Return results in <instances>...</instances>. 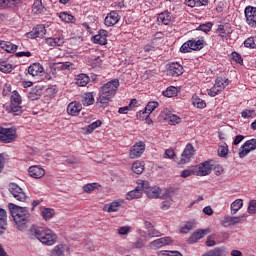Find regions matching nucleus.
<instances>
[{"instance_id": "f257e3e1", "label": "nucleus", "mask_w": 256, "mask_h": 256, "mask_svg": "<svg viewBox=\"0 0 256 256\" xmlns=\"http://www.w3.org/2000/svg\"><path fill=\"white\" fill-rule=\"evenodd\" d=\"M117 89H119V80L117 79L111 80L104 84L100 89L97 103H100L101 107H107L110 101L115 97Z\"/></svg>"}, {"instance_id": "f03ea898", "label": "nucleus", "mask_w": 256, "mask_h": 256, "mask_svg": "<svg viewBox=\"0 0 256 256\" xmlns=\"http://www.w3.org/2000/svg\"><path fill=\"white\" fill-rule=\"evenodd\" d=\"M8 207L17 229L23 231L29 221V217H31L29 210L26 207H20L13 203L8 204Z\"/></svg>"}, {"instance_id": "7ed1b4c3", "label": "nucleus", "mask_w": 256, "mask_h": 256, "mask_svg": "<svg viewBox=\"0 0 256 256\" xmlns=\"http://www.w3.org/2000/svg\"><path fill=\"white\" fill-rule=\"evenodd\" d=\"M30 231L31 235L36 237V239L43 245H55L57 241V235H55L51 229L32 226Z\"/></svg>"}, {"instance_id": "20e7f679", "label": "nucleus", "mask_w": 256, "mask_h": 256, "mask_svg": "<svg viewBox=\"0 0 256 256\" xmlns=\"http://www.w3.org/2000/svg\"><path fill=\"white\" fill-rule=\"evenodd\" d=\"M21 95L19 92L14 91L11 95V103L10 105L5 107L7 113H12L13 115H22L23 107H21L22 103Z\"/></svg>"}, {"instance_id": "39448f33", "label": "nucleus", "mask_w": 256, "mask_h": 256, "mask_svg": "<svg viewBox=\"0 0 256 256\" xmlns=\"http://www.w3.org/2000/svg\"><path fill=\"white\" fill-rule=\"evenodd\" d=\"M205 47V39L188 40L180 47V53H191V51H201Z\"/></svg>"}, {"instance_id": "423d86ee", "label": "nucleus", "mask_w": 256, "mask_h": 256, "mask_svg": "<svg viewBox=\"0 0 256 256\" xmlns=\"http://www.w3.org/2000/svg\"><path fill=\"white\" fill-rule=\"evenodd\" d=\"M17 139V130L15 128L0 127V143H13Z\"/></svg>"}, {"instance_id": "0eeeda50", "label": "nucleus", "mask_w": 256, "mask_h": 256, "mask_svg": "<svg viewBox=\"0 0 256 256\" xmlns=\"http://www.w3.org/2000/svg\"><path fill=\"white\" fill-rule=\"evenodd\" d=\"M8 191L11 195L16 199V201H20L24 203L27 201V194L23 191V188L19 187L16 183H10L8 185Z\"/></svg>"}, {"instance_id": "6e6552de", "label": "nucleus", "mask_w": 256, "mask_h": 256, "mask_svg": "<svg viewBox=\"0 0 256 256\" xmlns=\"http://www.w3.org/2000/svg\"><path fill=\"white\" fill-rule=\"evenodd\" d=\"M195 155V147L192 144H187L181 154V158L178 161V165H187L191 161V158Z\"/></svg>"}, {"instance_id": "1a4fd4ad", "label": "nucleus", "mask_w": 256, "mask_h": 256, "mask_svg": "<svg viewBox=\"0 0 256 256\" xmlns=\"http://www.w3.org/2000/svg\"><path fill=\"white\" fill-rule=\"evenodd\" d=\"M244 15H245L247 25L255 29L256 28V7L247 6L244 10Z\"/></svg>"}, {"instance_id": "9d476101", "label": "nucleus", "mask_w": 256, "mask_h": 256, "mask_svg": "<svg viewBox=\"0 0 256 256\" xmlns=\"http://www.w3.org/2000/svg\"><path fill=\"white\" fill-rule=\"evenodd\" d=\"M240 152H239V157L240 159H243L244 157H247L251 151L256 150V139L253 138L251 140L246 141L242 146H241Z\"/></svg>"}, {"instance_id": "9b49d317", "label": "nucleus", "mask_w": 256, "mask_h": 256, "mask_svg": "<svg viewBox=\"0 0 256 256\" xmlns=\"http://www.w3.org/2000/svg\"><path fill=\"white\" fill-rule=\"evenodd\" d=\"M47 33V30L45 29V25L39 24L36 27L32 29V31L26 33V37L28 39H43Z\"/></svg>"}, {"instance_id": "f8f14e48", "label": "nucleus", "mask_w": 256, "mask_h": 256, "mask_svg": "<svg viewBox=\"0 0 256 256\" xmlns=\"http://www.w3.org/2000/svg\"><path fill=\"white\" fill-rule=\"evenodd\" d=\"M143 153H145V143L140 141L131 147L129 157L130 159H139Z\"/></svg>"}, {"instance_id": "ddd939ff", "label": "nucleus", "mask_w": 256, "mask_h": 256, "mask_svg": "<svg viewBox=\"0 0 256 256\" xmlns=\"http://www.w3.org/2000/svg\"><path fill=\"white\" fill-rule=\"evenodd\" d=\"M216 33L221 39H230L233 34V28H231V24H220L216 29Z\"/></svg>"}, {"instance_id": "4468645a", "label": "nucleus", "mask_w": 256, "mask_h": 256, "mask_svg": "<svg viewBox=\"0 0 256 256\" xmlns=\"http://www.w3.org/2000/svg\"><path fill=\"white\" fill-rule=\"evenodd\" d=\"M211 171H213V164H211V161H205L198 165L196 175H198V177H205L211 175Z\"/></svg>"}, {"instance_id": "2eb2a0df", "label": "nucleus", "mask_w": 256, "mask_h": 256, "mask_svg": "<svg viewBox=\"0 0 256 256\" xmlns=\"http://www.w3.org/2000/svg\"><path fill=\"white\" fill-rule=\"evenodd\" d=\"M172 241L171 237H162L150 242L148 247L157 251V249H161V247H165V245H171Z\"/></svg>"}, {"instance_id": "dca6fc26", "label": "nucleus", "mask_w": 256, "mask_h": 256, "mask_svg": "<svg viewBox=\"0 0 256 256\" xmlns=\"http://www.w3.org/2000/svg\"><path fill=\"white\" fill-rule=\"evenodd\" d=\"M121 21V16L117 11H111L107 14V16L104 19V24L106 27H114V25H117Z\"/></svg>"}, {"instance_id": "f3484780", "label": "nucleus", "mask_w": 256, "mask_h": 256, "mask_svg": "<svg viewBox=\"0 0 256 256\" xmlns=\"http://www.w3.org/2000/svg\"><path fill=\"white\" fill-rule=\"evenodd\" d=\"M167 73L170 77H179L183 75V66L177 62L168 64Z\"/></svg>"}, {"instance_id": "a211bd4d", "label": "nucleus", "mask_w": 256, "mask_h": 256, "mask_svg": "<svg viewBox=\"0 0 256 256\" xmlns=\"http://www.w3.org/2000/svg\"><path fill=\"white\" fill-rule=\"evenodd\" d=\"M211 233V230L209 229H198L189 237L188 243L193 244L197 243L199 239H203L206 235H209Z\"/></svg>"}, {"instance_id": "6ab92c4d", "label": "nucleus", "mask_w": 256, "mask_h": 256, "mask_svg": "<svg viewBox=\"0 0 256 256\" xmlns=\"http://www.w3.org/2000/svg\"><path fill=\"white\" fill-rule=\"evenodd\" d=\"M43 96V86H34L31 88V90L28 92L27 97L30 101H38V99H41Z\"/></svg>"}, {"instance_id": "aec40b11", "label": "nucleus", "mask_w": 256, "mask_h": 256, "mask_svg": "<svg viewBox=\"0 0 256 256\" xmlns=\"http://www.w3.org/2000/svg\"><path fill=\"white\" fill-rule=\"evenodd\" d=\"M81 109H83V105L77 101L70 102L67 106L68 115H72V117H77L79 113H81Z\"/></svg>"}, {"instance_id": "412c9836", "label": "nucleus", "mask_w": 256, "mask_h": 256, "mask_svg": "<svg viewBox=\"0 0 256 256\" xmlns=\"http://www.w3.org/2000/svg\"><path fill=\"white\" fill-rule=\"evenodd\" d=\"M28 73L31 77H41L45 73V70L40 63H33L28 67Z\"/></svg>"}, {"instance_id": "4be33fe9", "label": "nucleus", "mask_w": 256, "mask_h": 256, "mask_svg": "<svg viewBox=\"0 0 256 256\" xmlns=\"http://www.w3.org/2000/svg\"><path fill=\"white\" fill-rule=\"evenodd\" d=\"M108 35L109 32H107V30H99L97 35L93 36V43H96V45H107Z\"/></svg>"}, {"instance_id": "5701e85b", "label": "nucleus", "mask_w": 256, "mask_h": 256, "mask_svg": "<svg viewBox=\"0 0 256 256\" xmlns=\"http://www.w3.org/2000/svg\"><path fill=\"white\" fill-rule=\"evenodd\" d=\"M157 107H159V102H148V104L145 107V110L139 112L140 117H142V119H147L149 115H151V112L156 110Z\"/></svg>"}, {"instance_id": "b1692460", "label": "nucleus", "mask_w": 256, "mask_h": 256, "mask_svg": "<svg viewBox=\"0 0 256 256\" xmlns=\"http://www.w3.org/2000/svg\"><path fill=\"white\" fill-rule=\"evenodd\" d=\"M28 173L30 177H33L34 179H41V177H45V170L41 166H30Z\"/></svg>"}, {"instance_id": "393cba45", "label": "nucleus", "mask_w": 256, "mask_h": 256, "mask_svg": "<svg viewBox=\"0 0 256 256\" xmlns=\"http://www.w3.org/2000/svg\"><path fill=\"white\" fill-rule=\"evenodd\" d=\"M7 231V211L0 208V235H3Z\"/></svg>"}, {"instance_id": "a878e982", "label": "nucleus", "mask_w": 256, "mask_h": 256, "mask_svg": "<svg viewBox=\"0 0 256 256\" xmlns=\"http://www.w3.org/2000/svg\"><path fill=\"white\" fill-rule=\"evenodd\" d=\"M157 21H159V23H163V25H169V23L173 21V15H171V12L166 10L158 15Z\"/></svg>"}, {"instance_id": "bb28decb", "label": "nucleus", "mask_w": 256, "mask_h": 256, "mask_svg": "<svg viewBox=\"0 0 256 256\" xmlns=\"http://www.w3.org/2000/svg\"><path fill=\"white\" fill-rule=\"evenodd\" d=\"M237 223H241V217L225 216L222 220L223 227H232Z\"/></svg>"}, {"instance_id": "cd10ccee", "label": "nucleus", "mask_w": 256, "mask_h": 256, "mask_svg": "<svg viewBox=\"0 0 256 256\" xmlns=\"http://www.w3.org/2000/svg\"><path fill=\"white\" fill-rule=\"evenodd\" d=\"M21 4V0H0V9H13Z\"/></svg>"}, {"instance_id": "c85d7f7f", "label": "nucleus", "mask_w": 256, "mask_h": 256, "mask_svg": "<svg viewBox=\"0 0 256 256\" xmlns=\"http://www.w3.org/2000/svg\"><path fill=\"white\" fill-rule=\"evenodd\" d=\"M75 81L77 87H87V85H89V81H91V78H89L87 74H79L76 76Z\"/></svg>"}, {"instance_id": "c756f323", "label": "nucleus", "mask_w": 256, "mask_h": 256, "mask_svg": "<svg viewBox=\"0 0 256 256\" xmlns=\"http://www.w3.org/2000/svg\"><path fill=\"white\" fill-rule=\"evenodd\" d=\"M141 197H143V192L138 186L134 190H131L126 194V199L128 201H133V199H141Z\"/></svg>"}, {"instance_id": "7c9ffc66", "label": "nucleus", "mask_w": 256, "mask_h": 256, "mask_svg": "<svg viewBox=\"0 0 256 256\" xmlns=\"http://www.w3.org/2000/svg\"><path fill=\"white\" fill-rule=\"evenodd\" d=\"M0 47L7 53H15L17 51L18 46L9 42V41H0Z\"/></svg>"}, {"instance_id": "2f4dec72", "label": "nucleus", "mask_w": 256, "mask_h": 256, "mask_svg": "<svg viewBox=\"0 0 256 256\" xmlns=\"http://www.w3.org/2000/svg\"><path fill=\"white\" fill-rule=\"evenodd\" d=\"M93 103H95V95L93 92L84 93L82 96V104L85 107H89V105H93Z\"/></svg>"}, {"instance_id": "473e14b6", "label": "nucleus", "mask_w": 256, "mask_h": 256, "mask_svg": "<svg viewBox=\"0 0 256 256\" xmlns=\"http://www.w3.org/2000/svg\"><path fill=\"white\" fill-rule=\"evenodd\" d=\"M43 11H45V6H43V0H34L32 6V13H34V15H41Z\"/></svg>"}, {"instance_id": "72a5a7b5", "label": "nucleus", "mask_w": 256, "mask_h": 256, "mask_svg": "<svg viewBox=\"0 0 256 256\" xmlns=\"http://www.w3.org/2000/svg\"><path fill=\"white\" fill-rule=\"evenodd\" d=\"M146 195L149 199H159L161 195L160 187H152L149 190H146Z\"/></svg>"}, {"instance_id": "f704fd0d", "label": "nucleus", "mask_w": 256, "mask_h": 256, "mask_svg": "<svg viewBox=\"0 0 256 256\" xmlns=\"http://www.w3.org/2000/svg\"><path fill=\"white\" fill-rule=\"evenodd\" d=\"M59 19H61V21H63L64 23H73V24H75V22L77 21L75 16H73V15L67 13V12H60L59 13Z\"/></svg>"}, {"instance_id": "c9c22d12", "label": "nucleus", "mask_w": 256, "mask_h": 256, "mask_svg": "<svg viewBox=\"0 0 256 256\" xmlns=\"http://www.w3.org/2000/svg\"><path fill=\"white\" fill-rule=\"evenodd\" d=\"M132 171L136 173V175H141L143 171H145V162L136 161L132 164Z\"/></svg>"}, {"instance_id": "e433bc0d", "label": "nucleus", "mask_w": 256, "mask_h": 256, "mask_svg": "<svg viewBox=\"0 0 256 256\" xmlns=\"http://www.w3.org/2000/svg\"><path fill=\"white\" fill-rule=\"evenodd\" d=\"M51 256H65V245L60 244L53 248Z\"/></svg>"}, {"instance_id": "4c0bfd02", "label": "nucleus", "mask_w": 256, "mask_h": 256, "mask_svg": "<svg viewBox=\"0 0 256 256\" xmlns=\"http://www.w3.org/2000/svg\"><path fill=\"white\" fill-rule=\"evenodd\" d=\"M192 103L194 105V107H197L198 109H205L207 107V103H205V100L194 96L192 98Z\"/></svg>"}, {"instance_id": "58836bf2", "label": "nucleus", "mask_w": 256, "mask_h": 256, "mask_svg": "<svg viewBox=\"0 0 256 256\" xmlns=\"http://www.w3.org/2000/svg\"><path fill=\"white\" fill-rule=\"evenodd\" d=\"M0 71L2 73H11L13 71V64L7 61H0Z\"/></svg>"}, {"instance_id": "ea45409f", "label": "nucleus", "mask_w": 256, "mask_h": 256, "mask_svg": "<svg viewBox=\"0 0 256 256\" xmlns=\"http://www.w3.org/2000/svg\"><path fill=\"white\" fill-rule=\"evenodd\" d=\"M241 207H243L242 199H237L234 202H232L231 204L232 215H235L239 211V209H241Z\"/></svg>"}, {"instance_id": "a19ab883", "label": "nucleus", "mask_w": 256, "mask_h": 256, "mask_svg": "<svg viewBox=\"0 0 256 256\" xmlns=\"http://www.w3.org/2000/svg\"><path fill=\"white\" fill-rule=\"evenodd\" d=\"M71 67H73V63L71 62H59L56 64V69L59 71H71Z\"/></svg>"}, {"instance_id": "79ce46f5", "label": "nucleus", "mask_w": 256, "mask_h": 256, "mask_svg": "<svg viewBox=\"0 0 256 256\" xmlns=\"http://www.w3.org/2000/svg\"><path fill=\"white\" fill-rule=\"evenodd\" d=\"M213 29V22H206L204 24H200L196 31H203V33H209Z\"/></svg>"}, {"instance_id": "37998d69", "label": "nucleus", "mask_w": 256, "mask_h": 256, "mask_svg": "<svg viewBox=\"0 0 256 256\" xmlns=\"http://www.w3.org/2000/svg\"><path fill=\"white\" fill-rule=\"evenodd\" d=\"M122 204H123L122 200H116L110 203L108 207V213H115L116 211H118L119 207H121Z\"/></svg>"}, {"instance_id": "c03bdc74", "label": "nucleus", "mask_w": 256, "mask_h": 256, "mask_svg": "<svg viewBox=\"0 0 256 256\" xmlns=\"http://www.w3.org/2000/svg\"><path fill=\"white\" fill-rule=\"evenodd\" d=\"M164 97H175L177 95V87L170 86L165 91H163Z\"/></svg>"}, {"instance_id": "a18cd8bd", "label": "nucleus", "mask_w": 256, "mask_h": 256, "mask_svg": "<svg viewBox=\"0 0 256 256\" xmlns=\"http://www.w3.org/2000/svg\"><path fill=\"white\" fill-rule=\"evenodd\" d=\"M99 187H101V185L97 184V183H90V184H86L83 187V191L85 193H93L94 189H99Z\"/></svg>"}, {"instance_id": "49530a36", "label": "nucleus", "mask_w": 256, "mask_h": 256, "mask_svg": "<svg viewBox=\"0 0 256 256\" xmlns=\"http://www.w3.org/2000/svg\"><path fill=\"white\" fill-rule=\"evenodd\" d=\"M218 155L219 157H227V155H229V147L227 146V144L219 146Z\"/></svg>"}, {"instance_id": "de8ad7c7", "label": "nucleus", "mask_w": 256, "mask_h": 256, "mask_svg": "<svg viewBox=\"0 0 256 256\" xmlns=\"http://www.w3.org/2000/svg\"><path fill=\"white\" fill-rule=\"evenodd\" d=\"M53 215H55V210L50 209V208H45L42 211V217L47 221L49 219H51V217H53Z\"/></svg>"}, {"instance_id": "09e8293b", "label": "nucleus", "mask_w": 256, "mask_h": 256, "mask_svg": "<svg viewBox=\"0 0 256 256\" xmlns=\"http://www.w3.org/2000/svg\"><path fill=\"white\" fill-rule=\"evenodd\" d=\"M195 227V222L188 221L185 226L180 229V233H188Z\"/></svg>"}, {"instance_id": "8fccbe9b", "label": "nucleus", "mask_w": 256, "mask_h": 256, "mask_svg": "<svg viewBox=\"0 0 256 256\" xmlns=\"http://www.w3.org/2000/svg\"><path fill=\"white\" fill-rule=\"evenodd\" d=\"M101 127V121L96 120L95 122H92L90 125L87 127V133H93L95 129Z\"/></svg>"}, {"instance_id": "3c124183", "label": "nucleus", "mask_w": 256, "mask_h": 256, "mask_svg": "<svg viewBox=\"0 0 256 256\" xmlns=\"http://www.w3.org/2000/svg\"><path fill=\"white\" fill-rule=\"evenodd\" d=\"M231 59L235 61V63H238L239 65H243V57H241V54L237 52H232Z\"/></svg>"}, {"instance_id": "603ef678", "label": "nucleus", "mask_w": 256, "mask_h": 256, "mask_svg": "<svg viewBox=\"0 0 256 256\" xmlns=\"http://www.w3.org/2000/svg\"><path fill=\"white\" fill-rule=\"evenodd\" d=\"M140 188V190L144 191V193H147V191H149V189H151L152 187L149 186V182L148 181H144V180H141L140 181V186H138Z\"/></svg>"}, {"instance_id": "864d4df0", "label": "nucleus", "mask_w": 256, "mask_h": 256, "mask_svg": "<svg viewBox=\"0 0 256 256\" xmlns=\"http://www.w3.org/2000/svg\"><path fill=\"white\" fill-rule=\"evenodd\" d=\"M221 91L223 90H220V88H217V86H213L209 91H208V95L210 97H217V95H219L221 93Z\"/></svg>"}, {"instance_id": "5fc2aeb1", "label": "nucleus", "mask_w": 256, "mask_h": 256, "mask_svg": "<svg viewBox=\"0 0 256 256\" xmlns=\"http://www.w3.org/2000/svg\"><path fill=\"white\" fill-rule=\"evenodd\" d=\"M244 47L255 49V40L253 39V37H249L244 41Z\"/></svg>"}, {"instance_id": "6e6d98bb", "label": "nucleus", "mask_w": 256, "mask_h": 256, "mask_svg": "<svg viewBox=\"0 0 256 256\" xmlns=\"http://www.w3.org/2000/svg\"><path fill=\"white\" fill-rule=\"evenodd\" d=\"M181 121V118L175 114L169 116L170 125H177Z\"/></svg>"}, {"instance_id": "4d7b16f0", "label": "nucleus", "mask_w": 256, "mask_h": 256, "mask_svg": "<svg viewBox=\"0 0 256 256\" xmlns=\"http://www.w3.org/2000/svg\"><path fill=\"white\" fill-rule=\"evenodd\" d=\"M217 245V242H215V235H211L206 240V246L207 247H215Z\"/></svg>"}, {"instance_id": "13d9d810", "label": "nucleus", "mask_w": 256, "mask_h": 256, "mask_svg": "<svg viewBox=\"0 0 256 256\" xmlns=\"http://www.w3.org/2000/svg\"><path fill=\"white\" fill-rule=\"evenodd\" d=\"M191 175H195V171L191 169H186L181 172L180 177H182L183 179H187V177H191Z\"/></svg>"}, {"instance_id": "bf43d9fd", "label": "nucleus", "mask_w": 256, "mask_h": 256, "mask_svg": "<svg viewBox=\"0 0 256 256\" xmlns=\"http://www.w3.org/2000/svg\"><path fill=\"white\" fill-rule=\"evenodd\" d=\"M172 204H173V200L169 198L168 200L162 202L161 209H163V211H167V209H169Z\"/></svg>"}, {"instance_id": "052dcab7", "label": "nucleus", "mask_w": 256, "mask_h": 256, "mask_svg": "<svg viewBox=\"0 0 256 256\" xmlns=\"http://www.w3.org/2000/svg\"><path fill=\"white\" fill-rule=\"evenodd\" d=\"M214 86L223 91V89H225V83H223V78H217Z\"/></svg>"}, {"instance_id": "680f3d73", "label": "nucleus", "mask_w": 256, "mask_h": 256, "mask_svg": "<svg viewBox=\"0 0 256 256\" xmlns=\"http://www.w3.org/2000/svg\"><path fill=\"white\" fill-rule=\"evenodd\" d=\"M248 213L253 214L256 213V200H252L248 206Z\"/></svg>"}, {"instance_id": "e2e57ef3", "label": "nucleus", "mask_w": 256, "mask_h": 256, "mask_svg": "<svg viewBox=\"0 0 256 256\" xmlns=\"http://www.w3.org/2000/svg\"><path fill=\"white\" fill-rule=\"evenodd\" d=\"M59 90L57 89V87L54 85V86H50L46 89V93H48V95L53 96V95H57V92Z\"/></svg>"}, {"instance_id": "0e129e2a", "label": "nucleus", "mask_w": 256, "mask_h": 256, "mask_svg": "<svg viewBox=\"0 0 256 256\" xmlns=\"http://www.w3.org/2000/svg\"><path fill=\"white\" fill-rule=\"evenodd\" d=\"M175 156V151L173 149H167L164 153V159H173Z\"/></svg>"}, {"instance_id": "69168bd1", "label": "nucleus", "mask_w": 256, "mask_h": 256, "mask_svg": "<svg viewBox=\"0 0 256 256\" xmlns=\"http://www.w3.org/2000/svg\"><path fill=\"white\" fill-rule=\"evenodd\" d=\"M253 115V110H243L241 112V116L243 117V119H249V117H251Z\"/></svg>"}, {"instance_id": "338daca9", "label": "nucleus", "mask_w": 256, "mask_h": 256, "mask_svg": "<svg viewBox=\"0 0 256 256\" xmlns=\"http://www.w3.org/2000/svg\"><path fill=\"white\" fill-rule=\"evenodd\" d=\"M130 228L129 226H122L121 228H119L118 233L119 235H127L129 234Z\"/></svg>"}, {"instance_id": "774afa93", "label": "nucleus", "mask_w": 256, "mask_h": 256, "mask_svg": "<svg viewBox=\"0 0 256 256\" xmlns=\"http://www.w3.org/2000/svg\"><path fill=\"white\" fill-rule=\"evenodd\" d=\"M16 57H31L33 54L29 51L26 52H17Z\"/></svg>"}]
</instances>
